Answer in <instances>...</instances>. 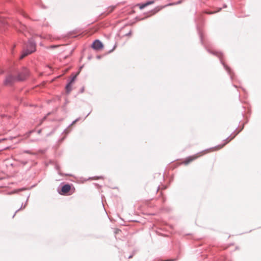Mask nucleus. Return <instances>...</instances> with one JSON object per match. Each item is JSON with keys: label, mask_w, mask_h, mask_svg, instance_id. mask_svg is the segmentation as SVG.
Here are the masks:
<instances>
[{"label": "nucleus", "mask_w": 261, "mask_h": 261, "mask_svg": "<svg viewBox=\"0 0 261 261\" xmlns=\"http://www.w3.org/2000/svg\"><path fill=\"white\" fill-rule=\"evenodd\" d=\"M226 143H224L222 145H219L215 147L210 148L209 149H205L204 150H203L200 152L197 153L196 154H194L192 156H189L188 158H186L183 162L182 164L187 165L190 163L191 162L193 161L194 160L197 159L199 157H200L205 154L210 153L211 152L216 151L217 150H219L222 148L225 145Z\"/></svg>", "instance_id": "obj_1"}, {"label": "nucleus", "mask_w": 261, "mask_h": 261, "mask_svg": "<svg viewBox=\"0 0 261 261\" xmlns=\"http://www.w3.org/2000/svg\"><path fill=\"white\" fill-rule=\"evenodd\" d=\"M30 76V72L26 68H23L20 70L17 75L18 81H23Z\"/></svg>", "instance_id": "obj_2"}, {"label": "nucleus", "mask_w": 261, "mask_h": 261, "mask_svg": "<svg viewBox=\"0 0 261 261\" xmlns=\"http://www.w3.org/2000/svg\"><path fill=\"white\" fill-rule=\"evenodd\" d=\"M17 81V77L11 74L7 75L4 81V84L6 86H12L16 81Z\"/></svg>", "instance_id": "obj_3"}, {"label": "nucleus", "mask_w": 261, "mask_h": 261, "mask_svg": "<svg viewBox=\"0 0 261 261\" xmlns=\"http://www.w3.org/2000/svg\"><path fill=\"white\" fill-rule=\"evenodd\" d=\"M77 74H75L74 75H73L71 79L70 80V82H69V83L66 85V88H65V89H66V92L67 93H69L72 89V87L73 86V85H74V81L76 78V76H77Z\"/></svg>", "instance_id": "obj_4"}, {"label": "nucleus", "mask_w": 261, "mask_h": 261, "mask_svg": "<svg viewBox=\"0 0 261 261\" xmlns=\"http://www.w3.org/2000/svg\"><path fill=\"white\" fill-rule=\"evenodd\" d=\"M71 190V186L69 184H66L63 186L59 193L61 195H66Z\"/></svg>", "instance_id": "obj_5"}, {"label": "nucleus", "mask_w": 261, "mask_h": 261, "mask_svg": "<svg viewBox=\"0 0 261 261\" xmlns=\"http://www.w3.org/2000/svg\"><path fill=\"white\" fill-rule=\"evenodd\" d=\"M92 48L95 50H101L103 47V45L101 41L96 40L92 44Z\"/></svg>", "instance_id": "obj_6"}, {"label": "nucleus", "mask_w": 261, "mask_h": 261, "mask_svg": "<svg viewBox=\"0 0 261 261\" xmlns=\"http://www.w3.org/2000/svg\"><path fill=\"white\" fill-rule=\"evenodd\" d=\"M27 48H28L32 52H34L36 50V45L32 41H30L27 46Z\"/></svg>", "instance_id": "obj_7"}, {"label": "nucleus", "mask_w": 261, "mask_h": 261, "mask_svg": "<svg viewBox=\"0 0 261 261\" xmlns=\"http://www.w3.org/2000/svg\"><path fill=\"white\" fill-rule=\"evenodd\" d=\"M154 1H150L147 2L146 3L143 4H138L136 6L139 7L140 9H143V8H144L145 7H146L149 5L154 4Z\"/></svg>", "instance_id": "obj_8"}, {"label": "nucleus", "mask_w": 261, "mask_h": 261, "mask_svg": "<svg viewBox=\"0 0 261 261\" xmlns=\"http://www.w3.org/2000/svg\"><path fill=\"white\" fill-rule=\"evenodd\" d=\"M32 53L33 52L30 51V50H29L28 48H26L23 50L22 54L20 57V59H22L24 58H25L26 56H27L28 55L32 54Z\"/></svg>", "instance_id": "obj_9"}, {"label": "nucleus", "mask_w": 261, "mask_h": 261, "mask_svg": "<svg viewBox=\"0 0 261 261\" xmlns=\"http://www.w3.org/2000/svg\"><path fill=\"white\" fill-rule=\"evenodd\" d=\"M32 53L33 52L30 51V50H29L28 48H26L23 50L22 54L20 57V59H22L24 58H25L26 56H27L28 55L32 54Z\"/></svg>", "instance_id": "obj_10"}, {"label": "nucleus", "mask_w": 261, "mask_h": 261, "mask_svg": "<svg viewBox=\"0 0 261 261\" xmlns=\"http://www.w3.org/2000/svg\"><path fill=\"white\" fill-rule=\"evenodd\" d=\"M164 8V7L163 6H158V7H156V8H155L153 10H152V12H153V14H155L156 13H157L158 12H159V11H160L161 9H162L163 8Z\"/></svg>", "instance_id": "obj_11"}, {"label": "nucleus", "mask_w": 261, "mask_h": 261, "mask_svg": "<svg viewBox=\"0 0 261 261\" xmlns=\"http://www.w3.org/2000/svg\"><path fill=\"white\" fill-rule=\"evenodd\" d=\"M115 9V7L114 6H112V7H110V8H109L108 10H109V13H110V12H112Z\"/></svg>", "instance_id": "obj_12"}, {"label": "nucleus", "mask_w": 261, "mask_h": 261, "mask_svg": "<svg viewBox=\"0 0 261 261\" xmlns=\"http://www.w3.org/2000/svg\"><path fill=\"white\" fill-rule=\"evenodd\" d=\"M58 46H59L58 45H51L49 47L51 48H54L57 47Z\"/></svg>", "instance_id": "obj_13"}, {"label": "nucleus", "mask_w": 261, "mask_h": 261, "mask_svg": "<svg viewBox=\"0 0 261 261\" xmlns=\"http://www.w3.org/2000/svg\"><path fill=\"white\" fill-rule=\"evenodd\" d=\"M22 164H23V165H25V164H27V162H22Z\"/></svg>", "instance_id": "obj_14"}, {"label": "nucleus", "mask_w": 261, "mask_h": 261, "mask_svg": "<svg viewBox=\"0 0 261 261\" xmlns=\"http://www.w3.org/2000/svg\"><path fill=\"white\" fill-rule=\"evenodd\" d=\"M214 13V12H209V13H208V14H213V13Z\"/></svg>", "instance_id": "obj_15"}, {"label": "nucleus", "mask_w": 261, "mask_h": 261, "mask_svg": "<svg viewBox=\"0 0 261 261\" xmlns=\"http://www.w3.org/2000/svg\"><path fill=\"white\" fill-rule=\"evenodd\" d=\"M46 116H45V117H44V118H43V120H45V119H46Z\"/></svg>", "instance_id": "obj_16"}]
</instances>
